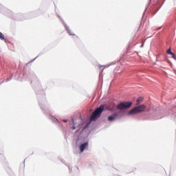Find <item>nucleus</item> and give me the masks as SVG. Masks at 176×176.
I'll return each mask as SVG.
<instances>
[{
	"instance_id": "f257e3e1",
	"label": "nucleus",
	"mask_w": 176,
	"mask_h": 176,
	"mask_svg": "<svg viewBox=\"0 0 176 176\" xmlns=\"http://www.w3.org/2000/svg\"><path fill=\"white\" fill-rule=\"evenodd\" d=\"M106 107L107 104H102L100 107L97 108L94 112H92L90 117L91 122H95V120H97V119L101 116V113H102Z\"/></svg>"
},
{
	"instance_id": "f03ea898",
	"label": "nucleus",
	"mask_w": 176,
	"mask_h": 176,
	"mask_svg": "<svg viewBox=\"0 0 176 176\" xmlns=\"http://www.w3.org/2000/svg\"><path fill=\"white\" fill-rule=\"evenodd\" d=\"M146 109V106L144 104H141L140 106L135 107L133 108L130 112L129 114L131 115L133 113H140L141 112H144V111Z\"/></svg>"
},
{
	"instance_id": "7ed1b4c3",
	"label": "nucleus",
	"mask_w": 176,
	"mask_h": 176,
	"mask_svg": "<svg viewBox=\"0 0 176 176\" xmlns=\"http://www.w3.org/2000/svg\"><path fill=\"white\" fill-rule=\"evenodd\" d=\"M131 105H133V102H122L117 106V109H128V108H130Z\"/></svg>"
},
{
	"instance_id": "20e7f679",
	"label": "nucleus",
	"mask_w": 176,
	"mask_h": 176,
	"mask_svg": "<svg viewBox=\"0 0 176 176\" xmlns=\"http://www.w3.org/2000/svg\"><path fill=\"white\" fill-rule=\"evenodd\" d=\"M87 146H89V142H87L80 144V152H83V151H85L87 148Z\"/></svg>"
},
{
	"instance_id": "39448f33",
	"label": "nucleus",
	"mask_w": 176,
	"mask_h": 176,
	"mask_svg": "<svg viewBox=\"0 0 176 176\" xmlns=\"http://www.w3.org/2000/svg\"><path fill=\"white\" fill-rule=\"evenodd\" d=\"M116 116H118V115H114V116H110L108 117V120L109 122H112V120H115V119H116Z\"/></svg>"
},
{
	"instance_id": "423d86ee",
	"label": "nucleus",
	"mask_w": 176,
	"mask_h": 176,
	"mask_svg": "<svg viewBox=\"0 0 176 176\" xmlns=\"http://www.w3.org/2000/svg\"><path fill=\"white\" fill-rule=\"evenodd\" d=\"M142 101H144V98H142V97L138 98L136 101V105H140V104L142 103Z\"/></svg>"
},
{
	"instance_id": "0eeeda50",
	"label": "nucleus",
	"mask_w": 176,
	"mask_h": 176,
	"mask_svg": "<svg viewBox=\"0 0 176 176\" xmlns=\"http://www.w3.org/2000/svg\"><path fill=\"white\" fill-rule=\"evenodd\" d=\"M132 38L133 39H137L138 36H137V32H133L132 33Z\"/></svg>"
},
{
	"instance_id": "6e6552de",
	"label": "nucleus",
	"mask_w": 176,
	"mask_h": 176,
	"mask_svg": "<svg viewBox=\"0 0 176 176\" xmlns=\"http://www.w3.org/2000/svg\"><path fill=\"white\" fill-rule=\"evenodd\" d=\"M0 39L1 41H5V35L0 32Z\"/></svg>"
},
{
	"instance_id": "1a4fd4ad",
	"label": "nucleus",
	"mask_w": 176,
	"mask_h": 176,
	"mask_svg": "<svg viewBox=\"0 0 176 176\" xmlns=\"http://www.w3.org/2000/svg\"><path fill=\"white\" fill-rule=\"evenodd\" d=\"M66 30L69 35H72V36L75 35V34H74V32H71V30H69V28H66Z\"/></svg>"
},
{
	"instance_id": "9d476101",
	"label": "nucleus",
	"mask_w": 176,
	"mask_h": 176,
	"mask_svg": "<svg viewBox=\"0 0 176 176\" xmlns=\"http://www.w3.org/2000/svg\"><path fill=\"white\" fill-rule=\"evenodd\" d=\"M167 54H171L173 52H171V47H170L167 51H166Z\"/></svg>"
},
{
	"instance_id": "9b49d317",
	"label": "nucleus",
	"mask_w": 176,
	"mask_h": 176,
	"mask_svg": "<svg viewBox=\"0 0 176 176\" xmlns=\"http://www.w3.org/2000/svg\"><path fill=\"white\" fill-rule=\"evenodd\" d=\"M169 55L171 56L172 58H175V54L174 53L172 52Z\"/></svg>"
},
{
	"instance_id": "f8f14e48",
	"label": "nucleus",
	"mask_w": 176,
	"mask_h": 176,
	"mask_svg": "<svg viewBox=\"0 0 176 176\" xmlns=\"http://www.w3.org/2000/svg\"><path fill=\"white\" fill-rule=\"evenodd\" d=\"M72 130H75L76 128L75 126L72 127Z\"/></svg>"
},
{
	"instance_id": "ddd939ff",
	"label": "nucleus",
	"mask_w": 176,
	"mask_h": 176,
	"mask_svg": "<svg viewBox=\"0 0 176 176\" xmlns=\"http://www.w3.org/2000/svg\"><path fill=\"white\" fill-rule=\"evenodd\" d=\"M63 122H64L65 123H67V120H63Z\"/></svg>"
},
{
	"instance_id": "4468645a",
	"label": "nucleus",
	"mask_w": 176,
	"mask_h": 176,
	"mask_svg": "<svg viewBox=\"0 0 176 176\" xmlns=\"http://www.w3.org/2000/svg\"><path fill=\"white\" fill-rule=\"evenodd\" d=\"M142 45H144V42L142 43Z\"/></svg>"
}]
</instances>
